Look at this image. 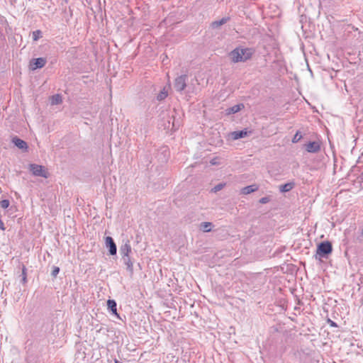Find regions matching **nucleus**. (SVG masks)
<instances>
[{
	"label": "nucleus",
	"mask_w": 363,
	"mask_h": 363,
	"mask_svg": "<svg viewBox=\"0 0 363 363\" xmlns=\"http://www.w3.org/2000/svg\"><path fill=\"white\" fill-rule=\"evenodd\" d=\"M121 260L123 261L124 265L126 267V270L128 272L130 277H133L134 270H133V260L131 258L130 255L127 257H121Z\"/></svg>",
	"instance_id": "9"
},
{
	"label": "nucleus",
	"mask_w": 363,
	"mask_h": 363,
	"mask_svg": "<svg viewBox=\"0 0 363 363\" xmlns=\"http://www.w3.org/2000/svg\"><path fill=\"white\" fill-rule=\"evenodd\" d=\"M60 269V267H57V266H53L52 267V271H51V276L53 277V278H56L57 274H59Z\"/></svg>",
	"instance_id": "24"
},
{
	"label": "nucleus",
	"mask_w": 363,
	"mask_h": 363,
	"mask_svg": "<svg viewBox=\"0 0 363 363\" xmlns=\"http://www.w3.org/2000/svg\"><path fill=\"white\" fill-rule=\"evenodd\" d=\"M65 1V4H67L68 2V0H63Z\"/></svg>",
	"instance_id": "30"
},
{
	"label": "nucleus",
	"mask_w": 363,
	"mask_h": 363,
	"mask_svg": "<svg viewBox=\"0 0 363 363\" xmlns=\"http://www.w3.org/2000/svg\"><path fill=\"white\" fill-rule=\"evenodd\" d=\"M333 252V245L329 240H325L317 245L315 254L314 255L315 259L321 260L322 259H328Z\"/></svg>",
	"instance_id": "2"
},
{
	"label": "nucleus",
	"mask_w": 363,
	"mask_h": 363,
	"mask_svg": "<svg viewBox=\"0 0 363 363\" xmlns=\"http://www.w3.org/2000/svg\"><path fill=\"white\" fill-rule=\"evenodd\" d=\"M188 76L186 74H182L177 77L174 83V87L177 91L182 92L186 87V79Z\"/></svg>",
	"instance_id": "5"
},
{
	"label": "nucleus",
	"mask_w": 363,
	"mask_h": 363,
	"mask_svg": "<svg viewBox=\"0 0 363 363\" xmlns=\"http://www.w3.org/2000/svg\"><path fill=\"white\" fill-rule=\"evenodd\" d=\"M358 179H359V182L363 183V172L359 176Z\"/></svg>",
	"instance_id": "29"
},
{
	"label": "nucleus",
	"mask_w": 363,
	"mask_h": 363,
	"mask_svg": "<svg viewBox=\"0 0 363 363\" xmlns=\"http://www.w3.org/2000/svg\"><path fill=\"white\" fill-rule=\"evenodd\" d=\"M119 252L121 257L130 255V254L132 252V247L128 240H127L125 243L120 246Z\"/></svg>",
	"instance_id": "10"
},
{
	"label": "nucleus",
	"mask_w": 363,
	"mask_h": 363,
	"mask_svg": "<svg viewBox=\"0 0 363 363\" xmlns=\"http://www.w3.org/2000/svg\"><path fill=\"white\" fill-rule=\"evenodd\" d=\"M48 60L46 57H37L32 58L29 61L28 64V69L30 71L34 72L37 69H41L44 67L47 63Z\"/></svg>",
	"instance_id": "4"
},
{
	"label": "nucleus",
	"mask_w": 363,
	"mask_h": 363,
	"mask_svg": "<svg viewBox=\"0 0 363 363\" xmlns=\"http://www.w3.org/2000/svg\"><path fill=\"white\" fill-rule=\"evenodd\" d=\"M168 96L167 91H166L165 88H163L162 90L160 91V93L157 95V101H162Z\"/></svg>",
	"instance_id": "20"
},
{
	"label": "nucleus",
	"mask_w": 363,
	"mask_h": 363,
	"mask_svg": "<svg viewBox=\"0 0 363 363\" xmlns=\"http://www.w3.org/2000/svg\"><path fill=\"white\" fill-rule=\"evenodd\" d=\"M270 201V197L269 196H264V197H262L259 200V203H262V204H265L268 202Z\"/></svg>",
	"instance_id": "26"
},
{
	"label": "nucleus",
	"mask_w": 363,
	"mask_h": 363,
	"mask_svg": "<svg viewBox=\"0 0 363 363\" xmlns=\"http://www.w3.org/2000/svg\"><path fill=\"white\" fill-rule=\"evenodd\" d=\"M50 101L52 105H58L62 104V99L60 94H55L50 97Z\"/></svg>",
	"instance_id": "19"
},
{
	"label": "nucleus",
	"mask_w": 363,
	"mask_h": 363,
	"mask_svg": "<svg viewBox=\"0 0 363 363\" xmlns=\"http://www.w3.org/2000/svg\"><path fill=\"white\" fill-rule=\"evenodd\" d=\"M213 224L211 222H203L200 225V229L203 232H210Z\"/></svg>",
	"instance_id": "18"
},
{
	"label": "nucleus",
	"mask_w": 363,
	"mask_h": 363,
	"mask_svg": "<svg viewBox=\"0 0 363 363\" xmlns=\"http://www.w3.org/2000/svg\"><path fill=\"white\" fill-rule=\"evenodd\" d=\"M258 189H259V186L256 184L249 185V186L243 187L241 189V194L247 195V194H251V193H253V192L257 191Z\"/></svg>",
	"instance_id": "14"
},
{
	"label": "nucleus",
	"mask_w": 363,
	"mask_h": 363,
	"mask_svg": "<svg viewBox=\"0 0 363 363\" xmlns=\"http://www.w3.org/2000/svg\"><path fill=\"white\" fill-rule=\"evenodd\" d=\"M107 309L111 314L121 319L119 315L117 313V303L114 299H108L107 301Z\"/></svg>",
	"instance_id": "12"
},
{
	"label": "nucleus",
	"mask_w": 363,
	"mask_h": 363,
	"mask_svg": "<svg viewBox=\"0 0 363 363\" xmlns=\"http://www.w3.org/2000/svg\"><path fill=\"white\" fill-rule=\"evenodd\" d=\"M245 108V106L243 104H236L232 107L228 108L226 111L228 114H234L239 111H240L242 109Z\"/></svg>",
	"instance_id": "16"
},
{
	"label": "nucleus",
	"mask_w": 363,
	"mask_h": 363,
	"mask_svg": "<svg viewBox=\"0 0 363 363\" xmlns=\"http://www.w3.org/2000/svg\"><path fill=\"white\" fill-rule=\"evenodd\" d=\"M253 52L252 48L237 47L229 53V57L233 63L244 62L252 58Z\"/></svg>",
	"instance_id": "1"
},
{
	"label": "nucleus",
	"mask_w": 363,
	"mask_h": 363,
	"mask_svg": "<svg viewBox=\"0 0 363 363\" xmlns=\"http://www.w3.org/2000/svg\"><path fill=\"white\" fill-rule=\"evenodd\" d=\"M229 20H230V17H223L218 21H213L211 24V26L213 29H217L220 26L225 24L228 21H229Z\"/></svg>",
	"instance_id": "15"
},
{
	"label": "nucleus",
	"mask_w": 363,
	"mask_h": 363,
	"mask_svg": "<svg viewBox=\"0 0 363 363\" xmlns=\"http://www.w3.org/2000/svg\"><path fill=\"white\" fill-rule=\"evenodd\" d=\"M252 133L251 130L248 131L246 128L241 130L233 131L230 133L231 138L234 140L244 138Z\"/></svg>",
	"instance_id": "11"
},
{
	"label": "nucleus",
	"mask_w": 363,
	"mask_h": 363,
	"mask_svg": "<svg viewBox=\"0 0 363 363\" xmlns=\"http://www.w3.org/2000/svg\"><path fill=\"white\" fill-rule=\"evenodd\" d=\"M327 323H328L330 325V326H331V327H334V328H337V327H338L337 324L335 321H333V320H330V318H328V319L327 320Z\"/></svg>",
	"instance_id": "27"
},
{
	"label": "nucleus",
	"mask_w": 363,
	"mask_h": 363,
	"mask_svg": "<svg viewBox=\"0 0 363 363\" xmlns=\"http://www.w3.org/2000/svg\"><path fill=\"white\" fill-rule=\"evenodd\" d=\"M295 186L296 183L294 181H291L284 184L279 185V189L281 193H286L292 190Z\"/></svg>",
	"instance_id": "13"
},
{
	"label": "nucleus",
	"mask_w": 363,
	"mask_h": 363,
	"mask_svg": "<svg viewBox=\"0 0 363 363\" xmlns=\"http://www.w3.org/2000/svg\"><path fill=\"white\" fill-rule=\"evenodd\" d=\"M29 171L35 177H41L43 178H48L49 173L45 167L43 165L37 164H30L28 167Z\"/></svg>",
	"instance_id": "3"
},
{
	"label": "nucleus",
	"mask_w": 363,
	"mask_h": 363,
	"mask_svg": "<svg viewBox=\"0 0 363 363\" xmlns=\"http://www.w3.org/2000/svg\"><path fill=\"white\" fill-rule=\"evenodd\" d=\"M302 138V135L300 131H297L292 138V143H296Z\"/></svg>",
	"instance_id": "23"
},
{
	"label": "nucleus",
	"mask_w": 363,
	"mask_h": 363,
	"mask_svg": "<svg viewBox=\"0 0 363 363\" xmlns=\"http://www.w3.org/2000/svg\"><path fill=\"white\" fill-rule=\"evenodd\" d=\"M43 37V33L40 30H35L32 33V38L33 41H37Z\"/></svg>",
	"instance_id": "21"
},
{
	"label": "nucleus",
	"mask_w": 363,
	"mask_h": 363,
	"mask_svg": "<svg viewBox=\"0 0 363 363\" xmlns=\"http://www.w3.org/2000/svg\"><path fill=\"white\" fill-rule=\"evenodd\" d=\"M304 149L309 153H317L320 150V143L318 141H309L304 144Z\"/></svg>",
	"instance_id": "7"
},
{
	"label": "nucleus",
	"mask_w": 363,
	"mask_h": 363,
	"mask_svg": "<svg viewBox=\"0 0 363 363\" xmlns=\"http://www.w3.org/2000/svg\"><path fill=\"white\" fill-rule=\"evenodd\" d=\"M105 246L108 250V254L110 255H116L117 254V246L116 244L111 236L105 237Z\"/></svg>",
	"instance_id": "6"
},
{
	"label": "nucleus",
	"mask_w": 363,
	"mask_h": 363,
	"mask_svg": "<svg viewBox=\"0 0 363 363\" xmlns=\"http://www.w3.org/2000/svg\"><path fill=\"white\" fill-rule=\"evenodd\" d=\"M19 268L21 269V283L26 284L27 283V269L23 264H19Z\"/></svg>",
	"instance_id": "17"
},
{
	"label": "nucleus",
	"mask_w": 363,
	"mask_h": 363,
	"mask_svg": "<svg viewBox=\"0 0 363 363\" xmlns=\"http://www.w3.org/2000/svg\"><path fill=\"white\" fill-rule=\"evenodd\" d=\"M0 229L3 230H5L4 223L1 218H0Z\"/></svg>",
	"instance_id": "28"
},
{
	"label": "nucleus",
	"mask_w": 363,
	"mask_h": 363,
	"mask_svg": "<svg viewBox=\"0 0 363 363\" xmlns=\"http://www.w3.org/2000/svg\"><path fill=\"white\" fill-rule=\"evenodd\" d=\"M225 186V183H219L218 184H216L213 189H211V192H213V193H216L220 190H222L224 186Z\"/></svg>",
	"instance_id": "22"
},
{
	"label": "nucleus",
	"mask_w": 363,
	"mask_h": 363,
	"mask_svg": "<svg viewBox=\"0 0 363 363\" xmlns=\"http://www.w3.org/2000/svg\"><path fill=\"white\" fill-rule=\"evenodd\" d=\"M11 143L17 147L19 150H22L23 152H28V143L18 138V136H13L11 138Z\"/></svg>",
	"instance_id": "8"
},
{
	"label": "nucleus",
	"mask_w": 363,
	"mask_h": 363,
	"mask_svg": "<svg viewBox=\"0 0 363 363\" xmlns=\"http://www.w3.org/2000/svg\"><path fill=\"white\" fill-rule=\"evenodd\" d=\"M10 205V201L9 199H3L0 201V206L2 208L6 209Z\"/></svg>",
	"instance_id": "25"
}]
</instances>
